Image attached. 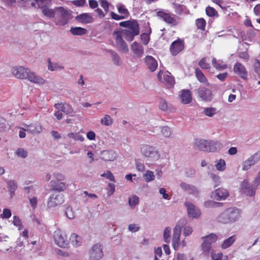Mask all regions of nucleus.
<instances>
[{"mask_svg": "<svg viewBox=\"0 0 260 260\" xmlns=\"http://www.w3.org/2000/svg\"><path fill=\"white\" fill-rule=\"evenodd\" d=\"M110 15L112 18L115 20H121L125 18L124 16L118 15L112 11L110 12Z\"/></svg>", "mask_w": 260, "mask_h": 260, "instance_id": "nucleus-64", "label": "nucleus"}, {"mask_svg": "<svg viewBox=\"0 0 260 260\" xmlns=\"http://www.w3.org/2000/svg\"><path fill=\"white\" fill-rule=\"evenodd\" d=\"M196 76L198 79V80L202 83H206L207 82V80L203 72L199 69H196Z\"/></svg>", "mask_w": 260, "mask_h": 260, "instance_id": "nucleus-40", "label": "nucleus"}, {"mask_svg": "<svg viewBox=\"0 0 260 260\" xmlns=\"http://www.w3.org/2000/svg\"><path fill=\"white\" fill-rule=\"evenodd\" d=\"M199 66L203 69H208L210 68V64L206 62V57H204L200 60Z\"/></svg>", "mask_w": 260, "mask_h": 260, "instance_id": "nucleus-52", "label": "nucleus"}, {"mask_svg": "<svg viewBox=\"0 0 260 260\" xmlns=\"http://www.w3.org/2000/svg\"><path fill=\"white\" fill-rule=\"evenodd\" d=\"M80 238L76 234H72L71 236L70 240L72 242L73 245L79 246L80 245Z\"/></svg>", "mask_w": 260, "mask_h": 260, "instance_id": "nucleus-47", "label": "nucleus"}, {"mask_svg": "<svg viewBox=\"0 0 260 260\" xmlns=\"http://www.w3.org/2000/svg\"><path fill=\"white\" fill-rule=\"evenodd\" d=\"M36 2L38 7L42 10L45 7H49L51 4V0H34Z\"/></svg>", "mask_w": 260, "mask_h": 260, "instance_id": "nucleus-38", "label": "nucleus"}, {"mask_svg": "<svg viewBox=\"0 0 260 260\" xmlns=\"http://www.w3.org/2000/svg\"><path fill=\"white\" fill-rule=\"evenodd\" d=\"M236 240V236L233 235L225 240L221 244V248L222 249H226L231 246Z\"/></svg>", "mask_w": 260, "mask_h": 260, "instance_id": "nucleus-35", "label": "nucleus"}, {"mask_svg": "<svg viewBox=\"0 0 260 260\" xmlns=\"http://www.w3.org/2000/svg\"><path fill=\"white\" fill-rule=\"evenodd\" d=\"M140 37L141 40L143 41L145 45H147L149 43V37L147 34L143 33L141 34Z\"/></svg>", "mask_w": 260, "mask_h": 260, "instance_id": "nucleus-63", "label": "nucleus"}, {"mask_svg": "<svg viewBox=\"0 0 260 260\" xmlns=\"http://www.w3.org/2000/svg\"><path fill=\"white\" fill-rule=\"evenodd\" d=\"M157 16L162 18L167 23L175 25L177 24L178 21L174 17H172L169 14L163 11H159L157 13Z\"/></svg>", "mask_w": 260, "mask_h": 260, "instance_id": "nucleus-19", "label": "nucleus"}, {"mask_svg": "<svg viewBox=\"0 0 260 260\" xmlns=\"http://www.w3.org/2000/svg\"><path fill=\"white\" fill-rule=\"evenodd\" d=\"M13 224L18 227H19V230H20L22 227V223L21 219L16 216H14L13 217Z\"/></svg>", "mask_w": 260, "mask_h": 260, "instance_id": "nucleus-60", "label": "nucleus"}, {"mask_svg": "<svg viewBox=\"0 0 260 260\" xmlns=\"http://www.w3.org/2000/svg\"><path fill=\"white\" fill-rule=\"evenodd\" d=\"M159 108L162 111H166L168 109V106L167 102L163 99H161L159 103Z\"/></svg>", "mask_w": 260, "mask_h": 260, "instance_id": "nucleus-62", "label": "nucleus"}, {"mask_svg": "<svg viewBox=\"0 0 260 260\" xmlns=\"http://www.w3.org/2000/svg\"><path fill=\"white\" fill-rule=\"evenodd\" d=\"M119 25L126 27V29H129L134 32V35H139V25L135 20L121 22L119 23Z\"/></svg>", "mask_w": 260, "mask_h": 260, "instance_id": "nucleus-9", "label": "nucleus"}, {"mask_svg": "<svg viewBox=\"0 0 260 260\" xmlns=\"http://www.w3.org/2000/svg\"><path fill=\"white\" fill-rule=\"evenodd\" d=\"M180 187L185 192L188 194L197 196L199 194V190L198 188L192 184H187L185 182H181L180 184Z\"/></svg>", "mask_w": 260, "mask_h": 260, "instance_id": "nucleus-16", "label": "nucleus"}, {"mask_svg": "<svg viewBox=\"0 0 260 260\" xmlns=\"http://www.w3.org/2000/svg\"><path fill=\"white\" fill-rule=\"evenodd\" d=\"M55 24L64 26L72 18V11L63 7H56Z\"/></svg>", "mask_w": 260, "mask_h": 260, "instance_id": "nucleus-3", "label": "nucleus"}, {"mask_svg": "<svg viewBox=\"0 0 260 260\" xmlns=\"http://www.w3.org/2000/svg\"><path fill=\"white\" fill-rule=\"evenodd\" d=\"M222 204L221 203L216 202L211 200H208L204 202V206L206 208L220 207Z\"/></svg>", "mask_w": 260, "mask_h": 260, "instance_id": "nucleus-43", "label": "nucleus"}, {"mask_svg": "<svg viewBox=\"0 0 260 260\" xmlns=\"http://www.w3.org/2000/svg\"><path fill=\"white\" fill-rule=\"evenodd\" d=\"M47 61L48 63V69L49 71H55L63 69V67L62 65L58 63L52 62L50 58L47 59Z\"/></svg>", "mask_w": 260, "mask_h": 260, "instance_id": "nucleus-31", "label": "nucleus"}, {"mask_svg": "<svg viewBox=\"0 0 260 260\" xmlns=\"http://www.w3.org/2000/svg\"><path fill=\"white\" fill-rule=\"evenodd\" d=\"M26 79L31 82L39 84H43L45 83L44 79L36 75L34 72H30L29 69L27 73Z\"/></svg>", "mask_w": 260, "mask_h": 260, "instance_id": "nucleus-20", "label": "nucleus"}, {"mask_svg": "<svg viewBox=\"0 0 260 260\" xmlns=\"http://www.w3.org/2000/svg\"><path fill=\"white\" fill-rule=\"evenodd\" d=\"M253 68L255 73L260 76V61L258 60H255L253 64Z\"/></svg>", "mask_w": 260, "mask_h": 260, "instance_id": "nucleus-57", "label": "nucleus"}, {"mask_svg": "<svg viewBox=\"0 0 260 260\" xmlns=\"http://www.w3.org/2000/svg\"><path fill=\"white\" fill-rule=\"evenodd\" d=\"M184 204L187 208V214L189 218H198L200 216L201 212L197 207L189 202H185Z\"/></svg>", "mask_w": 260, "mask_h": 260, "instance_id": "nucleus-13", "label": "nucleus"}, {"mask_svg": "<svg viewBox=\"0 0 260 260\" xmlns=\"http://www.w3.org/2000/svg\"><path fill=\"white\" fill-rule=\"evenodd\" d=\"M28 69L22 66L14 67L12 70V74L17 78L23 79H26V75Z\"/></svg>", "mask_w": 260, "mask_h": 260, "instance_id": "nucleus-15", "label": "nucleus"}, {"mask_svg": "<svg viewBox=\"0 0 260 260\" xmlns=\"http://www.w3.org/2000/svg\"><path fill=\"white\" fill-rule=\"evenodd\" d=\"M171 229L170 227L165 228L164 232V239L166 243H169Z\"/></svg>", "mask_w": 260, "mask_h": 260, "instance_id": "nucleus-48", "label": "nucleus"}, {"mask_svg": "<svg viewBox=\"0 0 260 260\" xmlns=\"http://www.w3.org/2000/svg\"><path fill=\"white\" fill-rule=\"evenodd\" d=\"M102 177H105L110 181L115 182L114 176L110 171H107L106 172L101 175Z\"/></svg>", "mask_w": 260, "mask_h": 260, "instance_id": "nucleus-54", "label": "nucleus"}, {"mask_svg": "<svg viewBox=\"0 0 260 260\" xmlns=\"http://www.w3.org/2000/svg\"><path fill=\"white\" fill-rule=\"evenodd\" d=\"M196 24L198 28L204 29L206 22L203 18L198 19L196 20Z\"/></svg>", "mask_w": 260, "mask_h": 260, "instance_id": "nucleus-55", "label": "nucleus"}, {"mask_svg": "<svg viewBox=\"0 0 260 260\" xmlns=\"http://www.w3.org/2000/svg\"><path fill=\"white\" fill-rule=\"evenodd\" d=\"M240 218V210L236 208L231 207L219 214L216 217V220L221 223L230 224L236 222Z\"/></svg>", "mask_w": 260, "mask_h": 260, "instance_id": "nucleus-2", "label": "nucleus"}, {"mask_svg": "<svg viewBox=\"0 0 260 260\" xmlns=\"http://www.w3.org/2000/svg\"><path fill=\"white\" fill-rule=\"evenodd\" d=\"M260 159V152H257L247 159L245 160L243 163L242 170L244 171L248 170L250 167L258 162Z\"/></svg>", "mask_w": 260, "mask_h": 260, "instance_id": "nucleus-10", "label": "nucleus"}, {"mask_svg": "<svg viewBox=\"0 0 260 260\" xmlns=\"http://www.w3.org/2000/svg\"><path fill=\"white\" fill-rule=\"evenodd\" d=\"M234 71L235 74L243 79H246L247 73L244 66L240 63H237L234 67Z\"/></svg>", "mask_w": 260, "mask_h": 260, "instance_id": "nucleus-21", "label": "nucleus"}, {"mask_svg": "<svg viewBox=\"0 0 260 260\" xmlns=\"http://www.w3.org/2000/svg\"><path fill=\"white\" fill-rule=\"evenodd\" d=\"M54 239L56 243L60 247H64L68 244L66 236L60 230L54 232Z\"/></svg>", "mask_w": 260, "mask_h": 260, "instance_id": "nucleus-12", "label": "nucleus"}, {"mask_svg": "<svg viewBox=\"0 0 260 260\" xmlns=\"http://www.w3.org/2000/svg\"><path fill=\"white\" fill-rule=\"evenodd\" d=\"M161 135L166 138H169L172 135V131L168 126H164L160 127Z\"/></svg>", "mask_w": 260, "mask_h": 260, "instance_id": "nucleus-37", "label": "nucleus"}, {"mask_svg": "<svg viewBox=\"0 0 260 260\" xmlns=\"http://www.w3.org/2000/svg\"><path fill=\"white\" fill-rule=\"evenodd\" d=\"M25 131H28L33 135H36L40 133L41 131V127L38 124H31L30 125H28L26 128L25 129Z\"/></svg>", "mask_w": 260, "mask_h": 260, "instance_id": "nucleus-32", "label": "nucleus"}, {"mask_svg": "<svg viewBox=\"0 0 260 260\" xmlns=\"http://www.w3.org/2000/svg\"><path fill=\"white\" fill-rule=\"evenodd\" d=\"M145 179L146 182H149L154 179L153 173L150 171H147L144 175Z\"/></svg>", "mask_w": 260, "mask_h": 260, "instance_id": "nucleus-53", "label": "nucleus"}, {"mask_svg": "<svg viewBox=\"0 0 260 260\" xmlns=\"http://www.w3.org/2000/svg\"><path fill=\"white\" fill-rule=\"evenodd\" d=\"M54 107L56 109L63 112L66 115H69L70 116H74V110L70 105L63 103L55 104Z\"/></svg>", "mask_w": 260, "mask_h": 260, "instance_id": "nucleus-18", "label": "nucleus"}, {"mask_svg": "<svg viewBox=\"0 0 260 260\" xmlns=\"http://www.w3.org/2000/svg\"><path fill=\"white\" fill-rule=\"evenodd\" d=\"M70 31L74 36H82L87 32V30L81 27H71Z\"/></svg>", "mask_w": 260, "mask_h": 260, "instance_id": "nucleus-33", "label": "nucleus"}, {"mask_svg": "<svg viewBox=\"0 0 260 260\" xmlns=\"http://www.w3.org/2000/svg\"><path fill=\"white\" fill-rule=\"evenodd\" d=\"M202 239L203 241H206L207 243H209L211 246L212 243L216 241L217 237L215 234L212 233L207 236L203 237Z\"/></svg>", "mask_w": 260, "mask_h": 260, "instance_id": "nucleus-39", "label": "nucleus"}, {"mask_svg": "<svg viewBox=\"0 0 260 260\" xmlns=\"http://www.w3.org/2000/svg\"><path fill=\"white\" fill-rule=\"evenodd\" d=\"M139 203V198L136 195L132 196L128 199V204L132 207L134 208Z\"/></svg>", "mask_w": 260, "mask_h": 260, "instance_id": "nucleus-45", "label": "nucleus"}, {"mask_svg": "<svg viewBox=\"0 0 260 260\" xmlns=\"http://www.w3.org/2000/svg\"><path fill=\"white\" fill-rule=\"evenodd\" d=\"M76 20L83 23H90L93 22V18L88 13H83L75 18Z\"/></svg>", "mask_w": 260, "mask_h": 260, "instance_id": "nucleus-24", "label": "nucleus"}, {"mask_svg": "<svg viewBox=\"0 0 260 260\" xmlns=\"http://www.w3.org/2000/svg\"><path fill=\"white\" fill-rule=\"evenodd\" d=\"M11 216V212L10 209H4L3 213L1 215L2 218H9Z\"/></svg>", "mask_w": 260, "mask_h": 260, "instance_id": "nucleus-59", "label": "nucleus"}, {"mask_svg": "<svg viewBox=\"0 0 260 260\" xmlns=\"http://www.w3.org/2000/svg\"><path fill=\"white\" fill-rule=\"evenodd\" d=\"M164 79L170 86H173L175 84V80L173 77L169 74H166L164 76Z\"/></svg>", "mask_w": 260, "mask_h": 260, "instance_id": "nucleus-50", "label": "nucleus"}, {"mask_svg": "<svg viewBox=\"0 0 260 260\" xmlns=\"http://www.w3.org/2000/svg\"><path fill=\"white\" fill-rule=\"evenodd\" d=\"M7 186L12 198L15 194L16 189L17 188V185L14 180H10L7 182Z\"/></svg>", "mask_w": 260, "mask_h": 260, "instance_id": "nucleus-34", "label": "nucleus"}, {"mask_svg": "<svg viewBox=\"0 0 260 260\" xmlns=\"http://www.w3.org/2000/svg\"><path fill=\"white\" fill-rule=\"evenodd\" d=\"M116 156L113 150H104L100 153V158L105 161H113Z\"/></svg>", "mask_w": 260, "mask_h": 260, "instance_id": "nucleus-22", "label": "nucleus"}, {"mask_svg": "<svg viewBox=\"0 0 260 260\" xmlns=\"http://www.w3.org/2000/svg\"><path fill=\"white\" fill-rule=\"evenodd\" d=\"M198 93L200 98L203 100L210 102L212 99L211 91L205 87H200L198 90Z\"/></svg>", "mask_w": 260, "mask_h": 260, "instance_id": "nucleus-17", "label": "nucleus"}, {"mask_svg": "<svg viewBox=\"0 0 260 260\" xmlns=\"http://www.w3.org/2000/svg\"><path fill=\"white\" fill-rule=\"evenodd\" d=\"M145 62L148 69L151 72H154L157 67V62L156 60L151 56H147L145 58Z\"/></svg>", "mask_w": 260, "mask_h": 260, "instance_id": "nucleus-26", "label": "nucleus"}, {"mask_svg": "<svg viewBox=\"0 0 260 260\" xmlns=\"http://www.w3.org/2000/svg\"><path fill=\"white\" fill-rule=\"evenodd\" d=\"M140 149L142 155L151 160L156 161L160 158V153L158 149L152 145L142 144Z\"/></svg>", "mask_w": 260, "mask_h": 260, "instance_id": "nucleus-4", "label": "nucleus"}, {"mask_svg": "<svg viewBox=\"0 0 260 260\" xmlns=\"http://www.w3.org/2000/svg\"><path fill=\"white\" fill-rule=\"evenodd\" d=\"M192 232H193V230L191 226H186L184 227V228L183 229V234L185 237H187V236H188L189 235H190V234H191Z\"/></svg>", "mask_w": 260, "mask_h": 260, "instance_id": "nucleus-61", "label": "nucleus"}, {"mask_svg": "<svg viewBox=\"0 0 260 260\" xmlns=\"http://www.w3.org/2000/svg\"><path fill=\"white\" fill-rule=\"evenodd\" d=\"M181 102L184 104H188L192 101L191 93L189 90L183 89L180 95Z\"/></svg>", "mask_w": 260, "mask_h": 260, "instance_id": "nucleus-25", "label": "nucleus"}, {"mask_svg": "<svg viewBox=\"0 0 260 260\" xmlns=\"http://www.w3.org/2000/svg\"><path fill=\"white\" fill-rule=\"evenodd\" d=\"M201 248L206 255H209L211 249V246L206 241H203L201 245Z\"/></svg>", "mask_w": 260, "mask_h": 260, "instance_id": "nucleus-41", "label": "nucleus"}, {"mask_svg": "<svg viewBox=\"0 0 260 260\" xmlns=\"http://www.w3.org/2000/svg\"><path fill=\"white\" fill-rule=\"evenodd\" d=\"M16 154L18 156L22 158H25L27 156V152L22 148L18 149L16 151Z\"/></svg>", "mask_w": 260, "mask_h": 260, "instance_id": "nucleus-58", "label": "nucleus"}, {"mask_svg": "<svg viewBox=\"0 0 260 260\" xmlns=\"http://www.w3.org/2000/svg\"><path fill=\"white\" fill-rule=\"evenodd\" d=\"M214 192H213V194ZM214 194L216 195L217 200H224L229 196L228 190L223 188H219L215 190Z\"/></svg>", "mask_w": 260, "mask_h": 260, "instance_id": "nucleus-28", "label": "nucleus"}, {"mask_svg": "<svg viewBox=\"0 0 260 260\" xmlns=\"http://www.w3.org/2000/svg\"><path fill=\"white\" fill-rule=\"evenodd\" d=\"M187 223V220L185 218L181 219L175 225L173 229V244L174 248H175V243H177V247L179 246L180 242V236L182 226Z\"/></svg>", "mask_w": 260, "mask_h": 260, "instance_id": "nucleus-5", "label": "nucleus"}, {"mask_svg": "<svg viewBox=\"0 0 260 260\" xmlns=\"http://www.w3.org/2000/svg\"><path fill=\"white\" fill-rule=\"evenodd\" d=\"M117 32L120 34V36L123 37L126 40L128 41H132L134 37L138 35H134V32L129 29H123L121 31L117 30Z\"/></svg>", "mask_w": 260, "mask_h": 260, "instance_id": "nucleus-29", "label": "nucleus"}, {"mask_svg": "<svg viewBox=\"0 0 260 260\" xmlns=\"http://www.w3.org/2000/svg\"><path fill=\"white\" fill-rule=\"evenodd\" d=\"M63 202V196L62 194L56 192L53 193L48 199L47 206L48 208H53L61 205Z\"/></svg>", "mask_w": 260, "mask_h": 260, "instance_id": "nucleus-7", "label": "nucleus"}, {"mask_svg": "<svg viewBox=\"0 0 260 260\" xmlns=\"http://www.w3.org/2000/svg\"><path fill=\"white\" fill-rule=\"evenodd\" d=\"M131 49L133 53L137 57H141L144 53L143 48L142 46L139 45L138 43L136 42H134L132 44Z\"/></svg>", "mask_w": 260, "mask_h": 260, "instance_id": "nucleus-27", "label": "nucleus"}, {"mask_svg": "<svg viewBox=\"0 0 260 260\" xmlns=\"http://www.w3.org/2000/svg\"><path fill=\"white\" fill-rule=\"evenodd\" d=\"M109 52L111 54L112 60L114 64L116 66H120L122 63V61L120 59V56L118 54L113 50H110Z\"/></svg>", "mask_w": 260, "mask_h": 260, "instance_id": "nucleus-36", "label": "nucleus"}, {"mask_svg": "<svg viewBox=\"0 0 260 260\" xmlns=\"http://www.w3.org/2000/svg\"><path fill=\"white\" fill-rule=\"evenodd\" d=\"M184 48V46L183 41L178 39L172 43L170 50L172 54L175 56L180 52L182 51Z\"/></svg>", "mask_w": 260, "mask_h": 260, "instance_id": "nucleus-14", "label": "nucleus"}, {"mask_svg": "<svg viewBox=\"0 0 260 260\" xmlns=\"http://www.w3.org/2000/svg\"><path fill=\"white\" fill-rule=\"evenodd\" d=\"M216 169L219 171H223L226 168V164L224 160L220 159L215 165Z\"/></svg>", "mask_w": 260, "mask_h": 260, "instance_id": "nucleus-46", "label": "nucleus"}, {"mask_svg": "<svg viewBox=\"0 0 260 260\" xmlns=\"http://www.w3.org/2000/svg\"><path fill=\"white\" fill-rule=\"evenodd\" d=\"M113 120L109 115H106L104 118L101 119V123L105 125H111Z\"/></svg>", "mask_w": 260, "mask_h": 260, "instance_id": "nucleus-49", "label": "nucleus"}, {"mask_svg": "<svg viewBox=\"0 0 260 260\" xmlns=\"http://www.w3.org/2000/svg\"><path fill=\"white\" fill-rule=\"evenodd\" d=\"M42 13L44 16L48 18H54L56 14V7L53 9L49 8V7H45L42 10Z\"/></svg>", "mask_w": 260, "mask_h": 260, "instance_id": "nucleus-30", "label": "nucleus"}, {"mask_svg": "<svg viewBox=\"0 0 260 260\" xmlns=\"http://www.w3.org/2000/svg\"><path fill=\"white\" fill-rule=\"evenodd\" d=\"M50 184L52 187L50 191L56 190L60 192L63 191L66 187L64 183L58 180H52L50 181Z\"/></svg>", "mask_w": 260, "mask_h": 260, "instance_id": "nucleus-23", "label": "nucleus"}, {"mask_svg": "<svg viewBox=\"0 0 260 260\" xmlns=\"http://www.w3.org/2000/svg\"><path fill=\"white\" fill-rule=\"evenodd\" d=\"M240 192L241 193L244 194L247 196L252 197L255 193V187L252 184L249 185L247 180H244L240 184Z\"/></svg>", "mask_w": 260, "mask_h": 260, "instance_id": "nucleus-8", "label": "nucleus"}, {"mask_svg": "<svg viewBox=\"0 0 260 260\" xmlns=\"http://www.w3.org/2000/svg\"><path fill=\"white\" fill-rule=\"evenodd\" d=\"M113 35H116V44L119 51L123 53H126L128 51V46L125 42L120 36L119 32H117V30L113 32Z\"/></svg>", "mask_w": 260, "mask_h": 260, "instance_id": "nucleus-11", "label": "nucleus"}, {"mask_svg": "<svg viewBox=\"0 0 260 260\" xmlns=\"http://www.w3.org/2000/svg\"><path fill=\"white\" fill-rule=\"evenodd\" d=\"M222 145L217 141L196 139L193 144V148L196 150L214 152L221 149Z\"/></svg>", "mask_w": 260, "mask_h": 260, "instance_id": "nucleus-1", "label": "nucleus"}, {"mask_svg": "<svg viewBox=\"0 0 260 260\" xmlns=\"http://www.w3.org/2000/svg\"><path fill=\"white\" fill-rule=\"evenodd\" d=\"M104 255L102 246L96 244L92 246L89 251V258L90 260H99Z\"/></svg>", "mask_w": 260, "mask_h": 260, "instance_id": "nucleus-6", "label": "nucleus"}, {"mask_svg": "<svg viewBox=\"0 0 260 260\" xmlns=\"http://www.w3.org/2000/svg\"><path fill=\"white\" fill-rule=\"evenodd\" d=\"M206 12L207 15L210 17H213L218 15L217 11L212 7H207Z\"/></svg>", "mask_w": 260, "mask_h": 260, "instance_id": "nucleus-51", "label": "nucleus"}, {"mask_svg": "<svg viewBox=\"0 0 260 260\" xmlns=\"http://www.w3.org/2000/svg\"><path fill=\"white\" fill-rule=\"evenodd\" d=\"M65 214L67 217L69 219H73L75 217L74 214L71 207H68L65 210Z\"/></svg>", "mask_w": 260, "mask_h": 260, "instance_id": "nucleus-56", "label": "nucleus"}, {"mask_svg": "<svg viewBox=\"0 0 260 260\" xmlns=\"http://www.w3.org/2000/svg\"><path fill=\"white\" fill-rule=\"evenodd\" d=\"M68 137L70 139H73L76 141H83L84 138L79 133H71L68 134Z\"/></svg>", "mask_w": 260, "mask_h": 260, "instance_id": "nucleus-44", "label": "nucleus"}, {"mask_svg": "<svg viewBox=\"0 0 260 260\" xmlns=\"http://www.w3.org/2000/svg\"><path fill=\"white\" fill-rule=\"evenodd\" d=\"M216 112V109L209 107L204 108L203 113L209 117H212Z\"/></svg>", "mask_w": 260, "mask_h": 260, "instance_id": "nucleus-42", "label": "nucleus"}]
</instances>
